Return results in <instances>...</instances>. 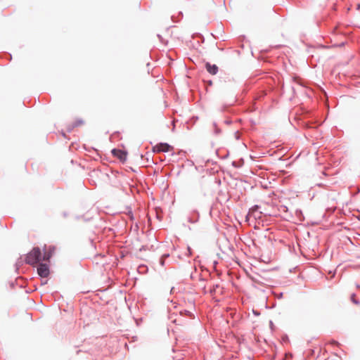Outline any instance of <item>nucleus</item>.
Wrapping results in <instances>:
<instances>
[{
    "mask_svg": "<svg viewBox=\"0 0 360 360\" xmlns=\"http://www.w3.org/2000/svg\"><path fill=\"white\" fill-rule=\"evenodd\" d=\"M37 272L41 277H47L49 274L48 266L46 264H41L37 269Z\"/></svg>",
    "mask_w": 360,
    "mask_h": 360,
    "instance_id": "7ed1b4c3",
    "label": "nucleus"
},
{
    "mask_svg": "<svg viewBox=\"0 0 360 360\" xmlns=\"http://www.w3.org/2000/svg\"><path fill=\"white\" fill-rule=\"evenodd\" d=\"M206 70L211 75H216L218 71V67L216 65H211L209 63L205 64Z\"/></svg>",
    "mask_w": 360,
    "mask_h": 360,
    "instance_id": "39448f33",
    "label": "nucleus"
},
{
    "mask_svg": "<svg viewBox=\"0 0 360 360\" xmlns=\"http://www.w3.org/2000/svg\"><path fill=\"white\" fill-rule=\"evenodd\" d=\"M84 124V121L80 120L77 121V122L75 124V126H79Z\"/></svg>",
    "mask_w": 360,
    "mask_h": 360,
    "instance_id": "423d86ee",
    "label": "nucleus"
},
{
    "mask_svg": "<svg viewBox=\"0 0 360 360\" xmlns=\"http://www.w3.org/2000/svg\"><path fill=\"white\" fill-rule=\"evenodd\" d=\"M52 251H45L42 256L41 252L39 248H34L25 257V262L30 265H35L41 260L47 261L51 257Z\"/></svg>",
    "mask_w": 360,
    "mask_h": 360,
    "instance_id": "f257e3e1",
    "label": "nucleus"
},
{
    "mask_svg": "<svg viewBox=\"0 0 360 360\" xmlns=\"http://www.w3.org/2000/svg\"><path fill=\"white\" fill-rule=\"evenodd\" d=\"M168 257V255H165L162 256V258L160 259V263L162 265H164L165 257Z\"/></svg>",
    "mask_w": 360,
    "mask_h": 360,
    "instance_id": "0eeeda50",
    "label": "nucleus"
},
{
    "mask_svg": "<svg viewBox=\"0 0 360 360\" xmlns=\"http://www.w3.org/2000/svg\"><path fill=\"white\" fill-rule=\"evenodd\" d=\"M172 147L167 143H160L155 146L153 148V152L155 153H161V152H169L172 150Z\"/></svg>",
    "mask_w": 360,
    "mask_h": 360,
    "instance_id": "f03ea898",
    "label": "nucleus"
},
{
    "mask_svg": "<svg viewBox=\"0 0 360 360\" xmlns=\"http://www.w3.org/2000/svg\"><path fill=\"white\" fill-rule=\"evenodd\" d=\"M112 153L122 162H124L127 159V153L122 150L113 149Z\"/></svg>",
    "mask_w": 360,
    "mask_h": 360,
    "instance_id": "20e7f679",
    "label": "nucleus"
},
{
    "mask_svg": "<svg viewBox=\"0 0 360 360\" xmlns=\"http://www.w3.org/2000/svg\"><path fill=\"white\" fill-rule=\"evenodd\" d=\"M354 297H355V295L353 294V295H352L351 299H352V300L354 303H356V300H355V299H354Z\"/></svg>",
    "mask_w": 360,
    "mask_h": 360,
    "instance_id": "6e6552de",
    "label": "nucleus"
}]
</instances>
